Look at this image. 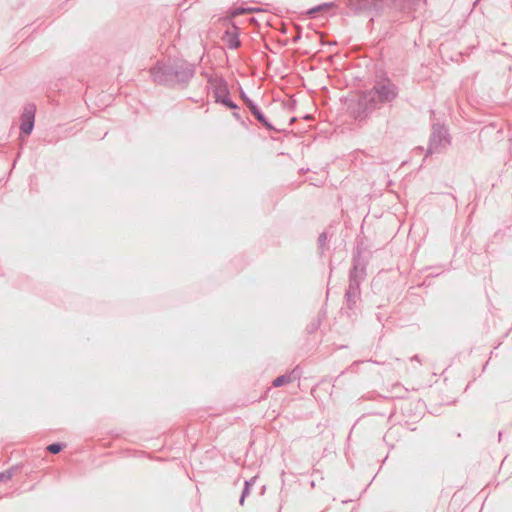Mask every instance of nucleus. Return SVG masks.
<instances>
[{"mask_svg":"<svg viewBox=\"0 0 512 512\" xmlns=\"http://www.w3.org/2000/svg\"><path fill=\"white\" fill-rule=\"evenodd\" d=\"M256 480H257V477L254 476L250 480L245 481L244 488H243V491H242V495L240 497V503L241 504H243L245 497L249 495L250 488H251V486H253L255 484Z\"/></svg>","mask_w":512,"mask_h":512,"instance_id":"13","label":"nucleus"},{"mask_svg":"<svg viewBox=\"0 0 512 512\" xmlns=\"http://www.w3.org/2000/svg\"><path fill=\"white\" fill-rule=\"evenodd\" d=\"M215 98L217 103H221L224 105L225 101L231 100L229 97L228 90L225 85H219L216 87L215 91Z\"/></svg>","mask_w":512,"mask_h":512,"instance_id":"11","label":"nucleus"},{"mask_svg":"<svg viewBox=\"0 0 512 512\" xmlns=\"http://www.w3.org/2000/svg\"><path fill=\"white\" fill-rule=\"evenodd\" d=\"M330 6H332V4H322V5H319V6H317V7H314V8H312V9H310V10L308 11V14H310V15H314L315 13H317V12H319V11H321V10L325 9V8H328V7H330Z\"/></svg>","mask_w":512,"mask_h":512,"instance_id":"16","label":"nucleus"},{"mask_svg":"<svg viewBox=\"0 0 512 512\" xmlns=\"http://www.w3.org/2000/svg\"><path fill=\"white\" fill-rule=\"evenodd\" d=\"M224 40L231 49H237L240 46V40L238 39L237 28L235 26L226 31Z\"/></svg>","mask_w":512,"mask_h":512,"instance_id":"9","label":"nucleus"},{"mask_svg":"<svg viewBox=\"0 0 512 512\" xmlns=\"http://www.w3.org/2000/svg\"><path fill=\"white\" fill-rule=\"evenodd\" d=\"M397 0H347V6L354 12H380L388 7H397Z\"/></svg>","mask_w":512,"mask_h":512,"instance_id":"2","label":"nucleus"},{"mask_svg":"<svg viewBox=\"0 0 512 512\" xmlns=\"http://www.w3.org/2000/svg\"><path fill=\"white\" fill-rule=\"evenodd\" d=\"M174 81L177 83H187L195 74L192 64L182 63L174 67Z\"/></svg>","mask_w":512,"mask_h":512,"instance_id":"6","label":"nucleus"},{"mask_svg":"<svg viewBox=\"0 0 512 512\" xmlns=\"http://www.w3.org/2000/svg\"><path fill=\"white\" fill-rule=\"evenodd\" d=\"M398 96L397 86L389 79L377 82L374 87L363 93L358 102L357 118H364L379 105L390 103Z\"/></svg>","mask_w":512,"mask_h":512,"instance_id":"1","label":"nucleus"},{"mask_svg":"<svg viewBox=\"0 0 512 512\" xmlns=\"http://www.w3.org/2000/svg\"><path fill=\"white\" fill-rule=\"evenodd\" d=\"M154 82L158 84H171L174 82V67L164 63H157L150 71Z\"/></svg>","mask_w":512,"mask_h":512,"instance_id":"4","label":"nucleus"},{"mask_svg":"<svg viewBox=\"0 0 512 512\" xmlns=\"http://www.w3.org/2000/svg\"><path fill=\"white\" fill-rule=\"evenodd\" d=\"M296 379H297V375L295 374V371H292L289 374H284V375L278 376L273 381V386L274 387H280V386H283L285 384L291 383V382L295 381Z\"/></svg>","mask_w":512,"mask_h":512,"instance_id":"10","label":"nucleus"},{"mask_svg":"<svg viewBox=\"0 0 512 512\" xmlns=\"http://www.w3.org/2000/svg\"><path fill=\"white\" fill-rule=\"evenodd\" d=\"M224 105L227 106L230 109H237L238 108V106L232 100L225 101Z\"/></svg>","mask_w":512,"mask_h":512,"instance_id":"19","label":"nucleus"},{"mask_svg":"<svg viewBox=\"0 0 512 512\" xmlns=\"http://www.w3.org/2000/svg\"><path fill=\"white\" fill-rule=\"evenodd\" d=\"M250 11V9H245V8H236L233 12H232V16H237V15H240V14H244L246 12Z\"/></svg>","mask_w":512,"mask_h":512,"instance_id":"17","label":"nucleus"},{"mask_svg":"<svg viewBox=\"0 0 512 512\" xmlns=\"http://www.w3.org/2000/svg\"><path fill=\"white\" fill-rule=\"evenodd\" d=\"M14 472H15V469L14 468H11V469H8L4 472H1L0 473V483L1 482H8L12 479L13 475H14Z\"/></svg>","mask_w":512,"mask_h":512,"instance_id":"14","label":"nucleus"},{"mask_svg":"<svg viewBox=\"0 0 512 512\" xmlns=\"http://www.w3.org/2000/svg\"><path fill=\"white\" fill-rule=\"evenodd\" d=\"M450 145L448 130L440 124H434L430 136L427 154L440 153Z\"/></svg>","mask_w":512,"mask_h":512,"instance_id":"3","label":"nucleus"},{"mask_svg":"<svg viewBox=\"0 0 512 512\" xmlns=\"http://www.w3.org/2000/svg\"><path fill=\"white\" fill-rule=\"evenodd\" d=\"M326 240H327V234L325 232L321 233L318 238L320 246H323L325 244Z\"/></svg>","mask_w":512,"mask_h":512,"instance_id":"18","label":"nucleus"},{"mask_svg":"<svg viewBox=\"0 0 512 512\" xmlns=\"http://www.w3.org/2000/svg\"><path fill=\"white\" fill-rule=\"evenodd\" d=\"M411 360L419 361V359H418V356H417V355H416V356H414V357H412V358H411Z\"/></svg>","mask_w":512,"mask_h":512,"instance_id":"21","label":"nucleus"},{"mask_svg":"<svg viewBox=\"0 0 512 512\" xmlns=\"http://www.w3.org/2000/svg\"><path fill=\"white\" fill-rule=\"evenodd\" d=\"M360 284L361 283L357 282L356 280H349V287L345 294V296L347 298V302L349 304L356 303V300L360 294Z\"/></svg>","mask_w":512,"mask_h":512,"instance_id":"8","label":"nucleus"},{"mask_svg":"<svg viewBox=\"0 0 512 512\" xmlns=\"http://www.w3.org/2000/svg\"><path fill=\"white\" fill-rule=\"evenodd\" d=\"M62 449H63V446H62L60 443H53V444H50V445L47 447V450H48L50 453H53V454H57V453H59Z\"/></svg>","mask_w":512,"mask_h":512,"instance_id":"15","label":"nucleus"},{"mask_svg":"<svg viewBox=\"0 0 512 512\" xmlns=\"http://www.w3.org/2000/svg\"><path fill=\"white\" fill-rule=\"evenodd\" d=\"M233 116H234L236 119L240 120V115H239L237 112H234V113H233Z\"/></svg>","mask_w":512,"mask_h":512,"instance_id":"20","label":"nucleus"},{"mask_svg":"<svg viewBox=\"0 0 512 512\" xmlns=\"http://www.w3.org/2000/svg\"><path fill=\"white\" fill-rule=\"evenodd\" d=\"M246 105L249 108V110L251 111V113L255 116V118L263 126H265L268 130H274V127L268 122V120L266 119L264 114L261 112V110L257 107V105L253 101L247 99Z\"/></svg>","mask_w":512,"mask_h":512,"instance_id":"7","label":"nucleus"},{"mask_svg":"<svg viewBox=\"0 0 512 512\" xmlns=\"http://www.w3.org/2000/svg\"><path fill=\"white\" fill-rule=\"evenodd\" d=\"M36 106L29 103L24 106L23 113L21 115L20 130L24 134L29 135L34 128Z\"/></svg>","mask_w":512,"mask_h":512,"instance_id":"5","label":"nucleus"},{"mask_svg":"<svg viewBox=\"0 0 512 512\" xmlns=\"http://www.w3.org/2000/svg\"><path fill=\"white\" fill-rule=\"evenodd\" d=\"M365 276V270L363 267H360L358 263H354L353 268L350 272V279L349 280H356L357 282L361 283V281L364 279Z\"/></svg>","mask_w":512,"mask_h":512,"instance_id":"12","label":"nucleus"}]
</instances>
